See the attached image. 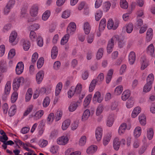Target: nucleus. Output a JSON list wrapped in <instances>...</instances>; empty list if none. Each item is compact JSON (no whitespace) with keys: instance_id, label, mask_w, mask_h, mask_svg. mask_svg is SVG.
<instances>
[{"instance_id":"nucleus-3","label":"nucleus","mask_w":155,"mask_h":155,"mask_svg":"<svg viewBox=\"0 0 155 155\" xmlns=\"http://www.w3.org/2000/svg\"><path fill=\"white\" fill-rule=\"evenodd\" d=\"M17 33L15 31H12L10 34L9 39V42L13 45H16L18 42Z\"/></svg>"},{"instance_id":"nucleus-12","label":"nucleus","mask_w":155,"mask_h":155,"mask_svg":"<svg viewBox=\"0 0 155 155\" xmlns=\"http://www.w3.org/2000/svg\"><path fill=\"white\" fill-rule=\"evenodd\" d=\"M44 73L43 71H40L36 74V80L38 84H40L42 81L44 76Z\"/></svg>"},{"instance_id":"nucleus-40","label":"nucleus","mask_w":155,"mask_h":155,"mask_svg":"<svg viewBox=\"0 0 155 155\" xmlns=\"http://www.w3.org/2000/svg\"><path fill=\"white\" fill-rule=\"evenodd\" d=\"M120 7L124 9L127 8L128 6L126 0H120Z\"/></svg>"},{"instance_id":"nucleus-36","label":"nucleus","mask_w":155,"mask_h":155,"mask_svg":"<svg viewBox=\"0 0 155 155\" xmlns=\"http://www.w3.org/2000/svg\"><path fill=\"white\" fill-rule=\"evenodd\" d=\"M71 121L69 119L65 120L62 123V129L63 130H66L70 124Z\"/></svg>"},{"instance_id":"nucleus-25","label":"nucleus","mask_w":155,"mask_h":155,"mask_svg":"<svg viewBox=\"0 0 155 155\" xmlns=\"http://www.w3.org/2000/svg\"><path fill=\"white\" fill-rule=\"evenodd\" d=\"M41 27L40 24L37 23H35L30 25L29 26V29L31 30V31H36L38 30Z\"/></svg>"},{"instance_id":"nucleus-4","label":"nucleus","mask_w":155,"mask_h":155,"mask_svg":"<svg viewBox=\"0 0 155 155\" xmlns=\"http://www.w3.org/2000/svg\"><path fill=\"white\" fill-rule=\"evenodd\" d=\"M76 29V26L74 22H70L68 25L67 32V34L71 35H73L75 32Z\"/></svg>"},{"instance_id":"nucleus-58","label":"nucleus","mask_w":155,"mask_h":155,"mask_svg":"<svg viewBox=\"0 0 155 155\" xmlns=\"http://www.w3.org/2000/svg\"><path fill=\"white\" fill-rule=\"evenodd\" d=\"M62 115V113L61 111H57L55 116V119L56 121H57L61 119Z\"/></svg>"},{"instance_id":"nucleus-51","label":"nucleus","mask_w":155,"mask_h":155,"mask_svg":"<svg viewBox=\"0 0 155 155\" xmlns=\"http://www.w3.org/2000/svg\"><path fill=\"white\" fill-rule=\"evenodd\" d=\"M50 102V98L48 97H46L44 99L43 102V105L44 107H46L49 104Z\"/></svg>"},{"instance_id":"nucleus-46","label":"nucleus","mask_w":155,"mask_h":155,"mask_svg":"<svg viewBox=\"0 0 155 155\" xmlns=\"http://www.w3.org/2000/svg\"><path fill=\"white\" fill-rule=\"evenodd\" d=\"M101 93L99 92H97L95 94L94 98L95 99H97V101L99 103H101L102 101V98L101 97Z\"/></svg>"},{"instance_id":"nucleus-26","label":"nucleus","mask_w":155,"mask_h":155,"mask_svg":"<svg viewBox=\"0 0 155 155\" xmlns=\"http://www.w3.org/2000/svg\"><path fill=\"white\" fill-rule=\"evenodd\" d=\"M120 145V143L119 139L117 138H115L113 140V147L114 149L117 150L119 148Z\"/></svg>"},{"instance_id":"nucleus-47","label":"nucleus","mask_w":155,"mask_h":155,"mask_svg":"<svg viewBox=\"0 0 155 155\" xmlns=\"http://www.w3.org/2000/svg\"><path fill=\"white\" fill-rule=\"evenodd\" d=\"M44 62V60L43 58H40L38 60L37 62V67L38 68H41L43 65Z\"/></svg>"},{"instance_id":"nucleus-6","label":"nucleus","mask_w":155,"mask_h":155,"mask_svg":"<svg viewBox=\"0 0 155 155\" xmlns=\"http://www.w3.org/2000/svg\"><path fill=\"white\" fill-rule=\"evenodd\" d=\"M141 62V66L140 68L141 70H144L149 65V61L147 60L146 57L145 56L142 57Z\"/></svg>"},{"instance_id":"nucleus-41","label":"nucleus","mask_w":155,"mask_h":155,"mask_svg":"<svg viewBox=\"0 0 155 155\" xmlns=\"http://www.w3.org/2000/svg\"><path fill=\"white\" fill-rule=\"evenodd\" d=\"M90 112L89 110L86 109L84 112L82 119L83 120H86L90 116Z\"/></svg>"},{"instance_id":"nucleus-1","label":"nucleus","mask_w":155,"mask_h":155,"mask_svg":"<svg viewBox=\"0 0 155 155\" xmlns=\"http://www.w3.org/2000/svg\"><path fill=\"white\" fill-rule=\"evenodd\" d=\"M118 39V35H115L113 36L110 40L109 41L107 48V51L108 53H110L113 51L114 46V43Z\"/></svg>"},{"instance_id":"nucleus-43","label":"nucleus","mask_w":155,"mask_h":155,"mask_svg":"<svg viewBox=\"0 0 155 155\" xmlns=\"http://www.w3.org/2000/svg\"><path fill=\"white\" fill-rule=\"evenodd\" d=\"M139 119L140 124L142 125H144L146 124V118L145 115L142 114L139 116Z\"/></svg>"},{"instance_id":"nucleus-60","label":"nucleus","mask_w":155,"mask_h":155,"mask_svg":"<svg viewBox=\"0 0 155 155\" xmlns=\"http://www.w3.org/2000/svg\"><path fill=\"white\" fill-rule=\"evenodd\" d=\"M143 24V21L141 19H138L135 23L134 27L136 28H138Z\"/></svg>"},{"instance_id":"nucleus-61","label":"nucleus","mask_w":155,"mask_h":155,"mask_svg":"<svg viewBox=\"0 0 155 155\" xmlns=\"http://www.w3.org/2000/svg\"><path fill=\"white\" fill-rule=\"evenodd\" d=\"M61 63L59 61H57L55 62L53 65V68L56 70H59L61 66Z\"/></svg>"},{"instance_id":"nucleus-8","label":"nucleus","mask_w":155,"mask_h":155,"mask_svg":"<svg viewBox=\"0 0 155 155\" xmlns=\"http://www.w3.org/2000/svg\"><path fill=\"white\" fill-rule=\"evenodd\" d=\"M154 79L153 74L151 73L147 77V83L144 87H149L151 86Z\"/></svg>"},{"instance_id":"nucleus-19","label":"nucleus","mask_w":155,"mask_h":155,"mask_svg":"<svg viewBox=\"0 0 155 155\" xmlns=\"http://www.w3.org/2000/svg\"><path fill=\"white\" fill-rule=\"evenodd\" d=\"M71 13V11L70 10L66 9L62 12L61 17L63 18H67L70 16Z\"/></svg>"},{"instance_id":"nucleus-5","label":"nucleus","mask_w":155,"mask_h":155,"mask_svg":"<svg viewBox=\"0 0 155 155\" xmlns=\"http://www.w3.org/2000/svg\"><path fill=\"white\" fill-rule=\"evenodd\" d=\"M81 88H70L68 93V97L69 98H71L75 93L79 94L81 91Z\"/></svg>"},{"instance_id":"nucleus-53","label":"nucleus","mask_w":155,"mask_h":155,"mask_svg":"<svg viewBox=\"0 0 155 155\" xmlns=\"http://www.w3.org/2000/svg\"><path fill=\"white\" fill-rule=\"evenodd\" d=\"M102 12L100 10L97 11L95 15V18L96 21H98L102 16Z\"/></svg>"},{"instance_id":"nucleus-32","label":"nucleus","mask_w":155,"mask_h":155,"mask_svg":"<svg viewBox=\"0 0 155 155\" xmlns=\"http://www.w3.org/2000/svg\"><path fill=\"white\" fill-rule=\"evenodd\" d=\"M106 20L105 18H103L101 21L99 25V30L100 31H103L105 28L106 25Z\"/></svg>"},{"instance_id":"nucleus-29","label":"nucleus","mask_w":155,"mask_h":155,"mask_svg":"<svg viewBox=\"0 0 155 155\" xmlns=\"http://www.w3.org/2000/svg\"><path fill=\"white\" fill-rule=\"evenodd\" d=\"M97 147L96 145L91 146L87 150V152L89 154H92L97 150Z\"/></svg>"},{"instance_id":"nucleus-7","label":"nucleus","mask_w":155,"mask_h":155,"mask_svg":"<svg viewBox=\"0 0 155 155\" xmlns=\"http://www.w3.org/2000/svg\"><path fill=\"white\" fill-rule=\"evenodd\" d=\"M153 36V30L151 28H149L146 33L145 41L147 42H150L152 39Z\"/></svg>"},{"instance_id":"nucleus-17","label":"nucleus","mask_w":155,"mask_h":155,"mask_svg":"<svg viewBox=\"0 0 155 155\" xmlns=\"http://www.w3.org/2000/svg\"><path fill=\"white\" fill-rule=\"evenodd\" d=\"M23 79V78L22 77L15 78L13 81V87H19L20 83Z\"/></svg>"},{"instance_id":"nucleus-18","label":"nucleus","mask_w":155,"mask_h":155,"mask_svg":"<svg viewBox=\"0 0 155 155\" xmlns=\"http://www.w3.org/2000/svg\"><path fill=\"white\" fill-rule=\"evenodd\" d=\"M18 89V88H13L14 91L11 97V101L12 103L15 102L18 98V93L16 92Z\"/></svg>"},{"instance_id":"nucleus-52","label":"nucleus","mask_w":155,"mask_h":155,"mask_svg":"<svg viewBox=\"0 0 155 155\" xmlns=\"http://www.w3.org/2000/svg\"><path fill=\"white\" fill-rule=\"evenodd\" d=\"M103 53V50L102 48H100L98 50L96 54V58L97 60L100 59L102 57Z\"/></svg>"},{"instance_id":"nucleus-64","label":"nucleus","mask_w":155,"mask_h":155,"mask_svg":"<svg viewBox=\"0 0 155 155\" xmlns=\"http://www.w3.org/2000/svg\"><path fill=\"white\" fill-rule=\"evenodd\" d=\"M28 15L27 10L26 9H22L21 11L20 17L21 18H26Z\"/></svg>"},{"instance_id":"nucleus-50","label":"nucleus","mask_w":155,"mask_h":155,"mask_svg":"<svg viewBox=\"0 0 155 155\" xmlns=\"http://www.w3.org/2000/svg\"><path fill=\"white\" fill-rule=\"evenodd\" d=\"M103 105L102 104H100L98 107L96 111V114L98 116L102 112L103 109Z\"/></svg>"},{"instance_id":"nucleus-10","label":"nucleus","mask_w":155,"mask_h":155,"mask_svg":"<svg viewBox=\"0 0 155 155\" xmlns=\"http://www.w3.org/2000/svg\"><path fill=\"white\" fill-rule=\"evenodd\" d=\"M154 46L152 44H150L146 48L147 54L151 57H155V55L154 54Z\"/></svg>"},{"instance_id":"nucleus-30","label":"nucleus","mask_w":155,"mask_h":155,"mask_svg":"<svg viewBox=\"0 0 155 155\" xmlns=\"http://www.w3.org/2000/svg\"><path fill=\"white\" fill-rule=\"evenodd\" d=\"M16 106L15 105H12L8 111V114L10 117L14 115L16 112Z\"/></svg>"},{"instance_id":"nucleus-54","label":"nucleus","mask_w":155,"mask_h":155,"mask_svg":"<svg viewBox=\"0 0 155 155\" xmlns=\"http://www.w3.org/2000/svg\"><path fill=\"white\" fill-rule=\"evenodd\" d=\"M33 106L32 105H30L28 106L27 110L24 112L23 115L24 116H26L28 115L32 110Z\"/></svg>"},{"instance_id":"nucleus-33","label":"nucleus","mask_w":155,"mask_h":155,"mask_svg":"<svg viewBox=\"0 0 155 155\" xmlns=\"http://www.w3.org/2000/svg\"><path fill=\"white\" fill-rule=\"evenodd\" d=\"M30 46L31 44L28 40H24L23 45V48L25 51H28L30 48Z\"/></svg>"},{"instance_id":"nucleus-21","label":"nucleus","mask_w":155,"mask_h":155,"mask_svg":"<svg viewBox=\"0 0 155 155\" xmlns=\"http://www.w3.org/2000/svg\"><path fill=\"white\" fill-rule=\"evenodd\" d=\"M91 26L88 22L84 23L83 25V30L85 34L88 35L90 32Z\"/></svg>"},{"instance_id":"nucleus-49","label":"nucleus","mask_w":155,"mask_h":155,"mask_svg":"<svg viewBox=\"0 0 155 155\" xmlns=\"http://www.w3.org/2000/svg\"><path fill=\"white\" fill-rule=\"evenodd\" d=\"M15 3V0H9L5 6L11 9L14 7Z\"/></svg>"},{"instance_id":"nucleus-63","label":"nucleus","mask_w":155,"mask_h":155,"mask_svg":"<svg viewBox=\"0 0 155 155\" xmlns=\"http://www.w3.org/2000/svg\"><path fill=\"white\" fill-rule=\"evenodd\" d=\"M38 57V54L37 52H35L32 55L31 58V62L34 63L36 62Z\"/></svg>"},{"instance_id":"nucleus-2","label":"nucleus","mask_w":155,"mask_h":155,"mask_svg":"<svg viewBox=\"0 0 155 155\" xmlns=\"http://www.w3.org/2000/svg\"><path fill=\"white\" fill-rule=\"evenodd\" d=\"M119 21L118 20H116L113 21L111 19H109L107 23V27L109 29H116L118 26Z\"/></svg>"},{"instance_id":"nucleus-27","label":"nucleus","mask_w":155,"mask_h":155,"mask_svg":"<svg viewBox=\"0 0 155 155\" xmlns=\"http://www.w3.org/2000/svg\"><path fill=\"white\" fill-rule=\"evenodd\" d=\"M58 54L57 47L54 46L52 48L51 51V57L52 59H55L57 57Z\"/></svg>"},{"instance_id":"nucleus-45","label":"nucleus","mask_w":155,"mask_h":155,"mask_svg":"<svg viewBox=\"0 0 155 155\" xmlns=\"http://www.w3.org/2000/svg\"><path fill=\"white\" fill-rule=\"evenodd\" d=\"M147 137L149 140H151L153 135V129L151 128H149L147 130Z\"/></svg>"},{"instance_id":"nucleus-48","label":"nucleus","mask_w":155,"mask_h":155,"mask_svg":"<svg viewBox=\"0 0 155 155\" xmlns=\"http://www.w3.org/2000/svg\"><path fill=\"white\" fill-rule=\"evenodd\" d=\"M15 54V51L14 49H11L9 51L8 55V58L9 59H12Z\"/></svg>"},{"instance_id":"nucleus-37","label":"nucleus","mask_w":155,"mask_h":155,"mask_svg":"<svg viewBox=\"0 0 155 155\" xmlns=\"http://www.w3.org/2000/svg\"><path fill=\"white\" fill-rule=\"evenodd\" d=\"M92 97L91 94L88 95L85 98L84 103V107H87L88 105L89 104L90 102L91 98Z\"/></svg>"},{"instance_id":"nucleus-11","label":"nucleus","mask_w":155,"mask_h":155,"mask_svg":"<svg viewBox=\"0 0 155 155\" xmlns=\"http://www.w3.org/2000/svg\"><path fill=\"white\" fill-rule=\"evenodd\" d=\"M68 138L67 137L62 136L57 139V142L59 145H64L68 143Z\"/></svg>"},{"instance_id":"nucleus-14","label":"nucleus","mask_w":155,"mask_h":155,"mask_svg":"<svg viewBox=\"0 0 155 155\" xmlns=\"http://www.w3.org/2000/svg\"><path fill=\"white\" fill-rule=\"evenodd\" d=\"M0 71L2 73H4L7 71L6 61L4 59L0 61Z\"/></svg>"},{"instance_id":"nucleus-62","label":"nucleus","mask_w":155,"mask_h":155,"mask_svg":"<svg viewBox=\"0 0 155 155\" xmlns=\"http://www.w3.org/2000/svg\"><path fill=\"white\" fill-rule=\"evenodd\" d=\"M5 46L3 45H0V57L3 56L5 52Z\"/></svg>"},{"instance_id":"nucleus-39","label":"nucleus","mask_w":155,"mask_h":155,"mask_svg":"<svg viewBox=\"0 0 155 155\" xmlns=\"http://www.w3.org/2000/svg\"><path fill=\"white\" fill-rule=\"evenodd\" d=\"M111 134L110 133L108 134L104 137L103 140V144L104 146L107 144L111 139Z\"/></svg>"},{"instance_id":"nucleus-20","label":"nucleus","mask_w":155,"mask_h":155,"mask_svg":"<svg viewBox=\"0 0 155 155\" xmlns=\"http://www.w3.org/2000/svg\"><path fill=\"white\" fill-rule=\"evenodd\" d=\"M78 103H80V102H73L70 105L69 107V110L71 112L74 111L78 106Z\"/></svg>"},{"instance_id":"nucleus-31","label":"nucleus","mask_w":155,"mask_h":155,"mask_svg":"<svg viewBox=\"0 0 155 155\" xmlns=\"http://www.w3.org/2000/svg\"><path fill=\"white\" fill-rule=\"evenodd\" d=\"M70 38V35L68 34H65L61 38V44L64 45L67 43Z\"/></svg>"},{"instance_id":"nucleus-13","label":"nucleus","mask_w":155,"mask_h":155,"mask_svg":"<svg viewBox=\"0 0 155 155\" xmlns=\"http://www.w3.org/2000/svg\"><path fill=\"white\" fill-rule=\"evenodd\" d=\"M38 6L37 5H34L31 7L30 10V15L33 17H35L38 13Z\"/></svg>"},{"instance_id":"nucleus-16","label":"nucleus","mask_w":155,"mask_h":155,"mask_svg":"<svg viewBox=\"0 0 155 155\" xmlns=\"http://www.w3.org/2000/svg\"><path fill=\"white\" fill-rule=\"evenodd\" d=\"M136 55L135 52L134 51L130 52L129 55L128 60L130 64L132 65L135 61Z\"/></svg>"},{"instance_id":"nucleus-23","label":"nucleus","mask_w":155,"mask_h":155,"mask_svg":"<svg viewBox=\"0 0 155 155\" xmlns=\"http://www.w3.org/2000/svg\"><path fill=\"white\" fill-rule=\"evenodd\" d=\"M114 115L113 114H111L109 115L108 117L107 125L109 127H111L112 126L114 121Z\"/></svg>"},{"instance_id":"nucleus-9","label":"nucleus","mask_w":155,"mask_h":155,"mask_svg":"<svg viewBox=\"0 0 155 155\" xmlns=\"http://www.w3.org/2000/svg\"><path fill=\"white\" fill-rule=\"evenodd\" d=\"M24 69V65L22 62H19L16 67V72L17 74L19 75L23 72Z\"/></svg>"},{"instance_id":"nucleus-56","label":"nucleus","mask_w":155,"mask_h":155,"mask_svg":"<svg viewBox=\"0 0 155 155\" xmlns=\"http://www.w3.org/2000/svg\"><path fill=\"white\" fill-rule=\"evenodd\" d=\"M86 141V137L85 136H83L79 140V144L81 146H83L85 144Z\"/></svg>"},{"instance_id":"nucleus-42","label":"nucleus","mask_w":155,"mask_h":155,"mask_svg":"<svg viewBox=\"0 0 155 155\" xmlns=\"http://www.w3.org/2000/svg\"><path fill=\"white\" fill-rule=\"evenodd\" d=\"M118 102L117 101H114L111 104L110 106V109L111 110H113L116 109H118Z\"/></svg>"},{"instance_id":"nucleus-22","label":"nucleus","mask_w":155,"mask_h":155,"mask_svg":"<svg viewBox=\"0 0 155 155\" xmlns=\"http://www.w3.org/2000/svg\"><path fill=\"white\" fill-rule=\"evenodd\" d=\"M11 88H5L4 91L2 96V99L6 101L7 99L8 96L10 94Z\"/></svg>"},{"instance_id":"nucleus-44","label":"nucleus","mask_w":155,"mask_h":155,"mask_svg":"<svg viewBox=\"0 0 155 155\" xmlns=\"http://www.w3.org/2000/svg\"><path fill=\"white\" fill-rule=\"evenodd\" d=\"M141 133V128L140 127H136L134 130V136L137 137H139Z\"/></svg>"},{"instance_id":"nucleus-28","label":"nucleus","mask_w":155,"mask_h":155,"mask_svg":"<svg viewBox=\"0 0 155 155\" xmlns=\"http://www.w3.org/2000/svg\"><path fill=\"white\" fill-rule=\"evenodd\" d=\"M38 37L36 33L34 31H31L30 32L29 38L31 41L34 42L36 41Z\"/></svg>"},{"instance_id":"nucleus-38","label":"nucleus","mask_w":155,"mask_h":155,"mask_svg":"<svg viewBox=\"0 0 155 155\" xmlns=\"http://www.w3.org/2000/svg\"><path fill=\"white\" fill-rule=\"evenodd\" d=\"M51 15V12L48 10L46 11L42 16V20L46 21L48 19Z\"/></svg>"},{"instance_id":"nucleus-59","label":"nucleus","mask_w":155,"mask_h":155,"mask_svg":"<svg viewBox=\"0 0 155 155\" xmlns=\"http://www.w3.org/2000/svg\"><path fill=\"white\" fill-rule=\"evenodd\" d=\"M37 39L38 45L39 47H42L43 45V41L42 38L41 36L39 35Z\"/></svg>"},{"instance_id":"nucleus-35","label":"nucleus","mask_w":155,"mask_h":155,"mask_svg":"<svg viewBox=\"0 0 155 155\" xmlns=\"http://www.w3.org/2000/svg\"><path fill=\"white\" fill-rule=\"evenodd\" d=\"M127 128V124L126 123H122L119 127L118 130V133L120 135L123 134L125 132Z\"/></svg>"},{"instance_id":"nucleus-55","label":"nucleus","mask_w":155,"mask_h":155,"mask_svg":"<svg viewBox=\"0 0 155 155\" xmlns=\"http://www.w3.org/2000/svg\"><path fill=\"white\" fill-rule=\"evenodd\" d=\"M126 31L128 33H130L133 28V25L131 23H129L126 25Z\"/></svg>"},{"instance_id":"nucleus-15","label":"nucleus","mask_w":155,"mask_h":155,"mask_svg":"<svg viewBox=\"0 0 155 155\" xmlns=\"http://www.w3.org/2000/svg\"><path fill=\"white\" fill-rule=\"evenodd\" d=\"M102 129L100 127H97L95 131V137L97 140L100 141L102 135Z\"/></svg>"},{"instance_id":"nucleus-24","label":"nucleus","mask_w":155,"mask_h":155,"mask_svg":"<svg viewBox=\"0 0 155 155\" xmlns=\"http://www.w3.org/2000/svg\"><path fill=\"white\" fill-rule=\"evenodd\" d=\"M130 92L128 90L124 91L122 95L121 98L123 100L125 101L130 96Z\"/></svg>"},{"instance_id":"nucleus-34","label":"nucleus","mask_w":155,"mask_h":155,"mask_svg":"<svg viewBox=\"0 0 155 155\" xmlns=\"http://www.w3.org/2000/svg\"><path fill=\"white\" fill-rule=\"evenodd\" d=\"M32 94V90L31 88H29L26 94L25 100L26 102L28 101L30 99Z\"/></svg>"},{"instance_id":"nucleus-57","label":"nucleus","mask_w":155,"mask_h":155,"mask_svg":"<svg viewBox=\"0 0 155 155\" xmlns=\"http://www.w3.org/2000/svg\"><path fill=\"white\" fill-rule=\"evenodd\" d=\"M111 3L109 1L105 2L104 4V9L106 12L109 9L111 6Z\"/></svg>"}]
</instances>
